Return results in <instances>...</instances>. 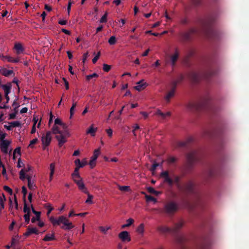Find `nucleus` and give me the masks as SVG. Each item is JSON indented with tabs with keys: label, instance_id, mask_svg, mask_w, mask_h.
<instances>
[{
	"label": "nucleus",
	"instance_id": "50",
	"mask_svg": "<svg viewBox=\"0 0 249 249\" xmlns=\"http://www.w3.org/2000/svg\"><path fill=\"white\" fill-rule=\"evenodd\" d=\"M110 228V227H104L101 226L99 227V230H100V231L101 232L106 234L107 233V230H109Z\"/></svg>",
	"mask_w": 249,
	"mask_h": 249
},
{
	"label": "nucleus",
	"instance_id": "39",
	"mask_svg": "<svg viewBox=\"0 0 249 249\" xmlns=\"http://www.w3.org/2000/svg\"><path fill=\"white\" fill-rule=\"evenodd\" d=\"M107 13L106 12L100 19L101 23H105L107 21Z\"/></svg>",
	"mask_w": 249,
	"mask_h": 249
},
{
	"label": "nucleus",
	"instance_id": "46",
	"mask_svg": "<svg viewBox=\"0 0 249 249\" xmlns=\"http://www.w3.org/2000/svg\"><path fill=\"white\" fill-rule=\"evenodd\" d=\"M116 42V39L114 36H112L108 40V43L110 45H114Z\"/></svg>",
	"mask_w": 249,
	"mask_h": 249
},
{
	"label": "nucleus",
	"instance_id": "24",
	"mask_svg": "<svg viewBox=\"0 0 249 249\" xmlns=\"http://www.w3.org/2000/svg\"><path fill=\"white\" fill-rule=\"evenodd\" d=\"M146 83L143 82V80H142L137 82V85L134 87L136 90L138 91H141L144 89L146 87Z\"/></svg>",
	"mask_w": 249,
	"mask_h": 249
},
{
	"label": "nucleus",
	"instance_id": "52",
	"mask_svg": "<svg viewBox=\"0 0 249 249\" xmlns=\"http://www.w3.org/2000/svg\"><path fill=\"white\" fill-rule=\"evenodd\" d=\"M3 189L5 191L8 192L9 194L12 195L13 193V191L10 187L8 186L5 185L3 187Z\"/></svg>",
	"mask_w": 249,
	"mask_h": 249
},
{
	"label": "nucleus",
	"instance_id": "29",
	"mask_svg": "<svg viewBox=\"0 0 249 249\" xmlns=\"http://www.w3.org/2000/svg\"><path fill=\"white\" fill-rule=\"evenodd\" d=\"M55 239V237L54 236V233L53 232L51 234H47L44 237L43 240L45 242H48V241L53 240Z\"/></svg>",
	"mask_w": 249,
	"mask_h": 249
},
{
	"label": "nucleus",
	"instance_id": "19",
	"mask_svg": "<svg viewBox=\"0 0 249 249\" xmlns=\"http://www.w3.org/2000/svg\"><path fill=\"white\" fill-rule=\"evenodd\" d=\"M157 230L158 231L161 233H166L168 232H172V229L171 228L166 226H159L157 227Z\"/></svg>",
	"mask_w": 249,
	"mask_h": 249
},
{
	"label": "nucleus",
	"instance_id": "17",
	"mask_svg": "<svg viewBox=\"0 0 249 249\" xmlns=\"http://www.w3.org/2000/svg\"><path fill=\"white\" fill-rule=\"evenodd\" d=\"M179 57V52L178 49H175V53L170 56L171 65L174 67L176 65V63Z\"/></svg>",
	"mask_w": 249,
	"mask_h": 249
},
{
	"label": "nucleus",
	"instance_id": "22",
	"mask_svg": "<svg viewBox=\"0 0 249 249\" xmlns=\"http://www.w3.org/2000/svg\"><path fill=\"white\" fill-rule=\"evenodd\" d=\"M76 184L79 188V189L85 193H88V191L85 187V185L84 184L82 178H80L79 181H76Z\"/></svg>",
	"mask_w": 249,
	"mask_h": 249
},
{
	"label": "nucleus",
	"instance_id": "26",
	"mask_svg": "<svg viewBox=\"0 0 249 249\" xmlns=\"http://www.w3.org/2000/svg\"><path fill=\"white\" fill-rule=\"evenodd\" d=\"M184 79V76L182 75H180L179 77H178V79L177 80H174L172 81L170 83V86L174 87V83H175V89H176V87L178 83H180L182 82Z\"/></svg>",
	"mask_w": 249,
	"mask_h": 249
},
{
	"label": "nucleus",
	"instance_id": "4",
	"mask_svg": "<svg viewBox=\"0 0 249 249\" xmlns=\"http://www.w3.org/2000/svg\"><path fill=\"white\" fill-rule=\"evenodd\" d=\"M211 107L210 102L208 98L200 102H191L187 105V108L191 111H199Z\"/></svg>",
	"mask_w": 249,
	"mask_h": 249
},
{
	"label": "nucleus",
	"instance_id": "37",
	"mask_svg": "<svg viewBox=\"0 0 249 249\" xmlns=\"http://www.w3.org/2000/svg\"><path fill=\"white\" fill-rule=\"evenodd\" d=\"M87 194L88 195V198L85 202L86 203H92L93 201H92V199L93 198V196L90 195L89 192Z\"/></svg>",
	"mask_w": 249,
	"mask_h": 249
},
{
	"label": "nucleus",
	"instance_id": "51",
	"mask_svg": "<svg viewBox=\"0 0 249 249\" xmlns=\"http://www.w3.org/2000/svg\"><path fill=\"white\" fill-rule=\"evenodd\" d=\"M145 197H146V199L147 201H154V202L157 201L155 198L153 197L152 196L146 195L145 196Z\"/></svg>",
	"mask_w": 249,
	"mask_h": 249
},
{
	"label": "nucleus",
	"instance_id": "61",
	"mask_svg": "<svg viewBox=\"0 0 249 249\" xmlns=\"http://www.w3.org/2000/svg\"><path fill=\"white\" fill-rule=\"evenodd\" d=\"M176 159L174 157H170L168 159L167 161L169 163L172 164L176 162Z\"/></svg>",
	"mask_w": 249,
	"mask_h": 249
},
{
	"label": "nucleus",
	"instance_id": "57",
	"mask_svg": "<svg viewBox=\"0 0 249 249\" xmlns=\"http://www.w3.org/2000/svg\"><path fill=\"white\" fill-rule=\"evenodd\" d=\"M73 2L71 0H69V2H68V6H67V11H68V15H69L70 13V12H71V4L73 3Z\"/></svg>",
	"mask_w": 249,
	"mask_h": 249
},
{
	"label": "nucleus",
	"instance_id": "45",
	"mask_svg": "<svg viewBox=\"0 0 249 249\" xmlns=\"http://www.w3.org/2000/svg\"><path fill=\"white\" fill-rule=\"evenodd\" d=\"M99 76V75L97 74L96 73H94L92 74L88 75L86 76V80L88 81H89L92 78H93V77H97Z\"/></svg>",
	"mask_w": 249,
	"mask_h": 249
},
{
	"label": "nucleus",
	"instance_id": "30",
	"mask_svg": "<svg viewBox=\"0 0 249 249\" xmlns=\"http://www.w3.org/2000/svg\"><path fill=\"white\" fill-rule=\"evenodd\" d=\"M14 72L13 70H7L6 69H3L1 70V74L7 77L13 74Z\"/></svg>",
	"mask_w": 249,
	"mask_h": 249
},
{
	"label": "nucleus",
	"instance_id": "31",
	"mask_svg": "<svg viewBox=\"0 0 249 249\" xmlns=\"http://www.w3.org/2000/svg\"><path fill=\"white\" fill-rule=\"evenodd\" d=\"M144 231V225L143 223H141L139 225L137 229V232L138 233L143 235Z\"/></svg>",
	"mask_w": 249,
	"mask_h": 249
},
{
	"label": "nucleus",
	"instance_id": "6",
	"mask_svg": "<svg viewBox=\"0 0 249 249\" xmlns=\"http://www.w3.org/2000/svg\"><path fill=\"white\" fill-rule=\"evenodd\" d=\"M213 21V18L207 19L203 23V26L205 32L210 37L216 39L217 37L218 33L211 28V25Z\"/></svg>",
	"mask_w": 249,
	"mask_h": 249
},
{
	"label": "nucleus",
	"instance_id": "55",
	"mask_svg": "<svg viewBox=\"0 0 249 249\" xmlns=\"http://www.w3.org/2000/svg\"><path fill=\"white\" fill-rule=\"evenodd\" d=\"M30 214L29 213H25L24 215V217L25 220V222L28 224L29 223L30 220Z\"/></svg>",
	"mask_w": 249,
	"mask_h": 249
},
{
	"label": "nucleus",
	"instance_id": "38",
	"mask_svg": "<svg viewBox=\"0 0 249 249\" xmlns=\"http://www.w3.org/2000/svg\"><path fill=\"white\" fill-rule=\"evenodd\" d=\"M1 87H2V89L4 90V92L5 91L8 89L9 88H12V85H11V83H8L7 84L2 85L1 86Z\"/></svg>",
	"mask_w": 249,
	"mask_h": 249
},
{
	"label": "nucleus",
	"instance_id": "63",
	"mask_svg": "<svg viewBox=\"0 0 249 249\" xmlns=\"http://www.w3.org/2000/svg\"><path fill=\"white\" fill-rule=\"evenodd\" d=\"M89 56V53L88 52L84 53L83 54V58H82V62L83 63H85V61L86 60L88 57Z\"/></svg>",
	"mask_w": 249,
	"mask_h": 249
},
{
	"label": "nucleus",
	"instance_id": "32",
	"mask_svg": "<svg viewBox=\"0 0 249 249\" xmlns=\"http://www.w3.org/2000/svg\"><path fill=\"white\" fill-rule=\"evenodd\" d=\"M134 221L133 218H130L127 219L126 224H123L122 225V228L124 229L126 227H128L130 226L133 223Z\"/></svg>",
	"mask_w": 249,
	"mask_h": 249
},
{
	"label": "nucleus",
	"instance_id": "34",
	"mask_svg": "<svg viewBox=\"0 0 249 249\" xmlns=\"http://www.w3.org/2000/svg\"><path fill=\"white\" fill-rule=\"evenodd\" d=\"M147 190L149 193H150L152 194H154V195H158V194H159V192L156 191L155 190V189L154 188H153L152 187H148L147 189Z\"/></svg>",
	"mask_w": 249,
	"mask_h": 249
},
{
	"label": "nucleus",
	"instance_id": "53",
	"mask_svg": "<svg viewBox=\"0 0 249 249\" xmlns=\"http://www.w3.org/2000/svg\"><path fill=\"white\" fill-rule=\"evenodd\" d=\"M32 212L35 213L36 216L37 217V218H40V214L41 213L40 212H37L35 210V209L33 207V205H32Z\"/></svg>",
	"mask_w": 249,
	"mask_h": 249
},
{
	"label": "nucleus",
	"instance_id": "54",
	"mask_svg": "<svg viewBox=\"0 0 249 249\" xmlns=\"http://www.w3.org/2000/svg\"><path fill=\"white\" fill-rule=\"evenodd\" d=\"M111 69V66L109 65L104 64L103 65V70L107 72L109 71Z\"/></svg>",
	"mask_w": 249,
	"mask_h": 249
},
{
	"label": "nucleus",
	"instance_id": "10",
	"mask_svg": "<svg viewBox=\"0 0 249 249\" xmlns=\"http://www.w3.org/2000/svg\"><path fill=\"white\" fill-rule=\"evenodd\" d=\"M201 155L198 151L194 150L187 154L186 159L190 166L200 160Z\"/></svg>",
	"mask_w": 249,
	"mask_h": 249
},
{
	"label": "nucleus",
	"instance_id": "35",
	"mask_svg": "<svg viewBox=\"0 0 249 249\" xmlns=\"http://www.w3.org/2000/svg\"><path fill=\"white\" fill-rule=\"evenodd\" d=\"M23 212L26 213L30 214V209L29 207L28 206L26 200H24V205L23 207Z\"/></svg>",
	"mask_w": 249,
	"mask_h": 249
},
{
	"label": "nucleus",
	"instance_id": "44",
	"mask_svg": "<svg viewBox=\"0 0 249 249\" xmlns=\"http://www.w3.org/2000/svg\"><path fill=\"white\" fill-rule=\"evenodd\" d=\"M18 98H17L14 101L12 106L14 107L15 111H17V109L19 106V103L17 102Z\"/></svg>",
	"mask_w": 249,
	"mask_h": 249
},
{
	"label": "nucleus",
	"instance_id": "60",
	"mask_svg": "<svg viewBox=\"0 0 249 249\" xmlns=\"http://www.w3.org/2000/svg\"><path fill=\"white\" fill-rule=\"evenodd\" d=\"M32 167L31 165H28L27 167H25L23 169H21L22 170H23V172L26 173H27L28 172L32 170Z\"/></svg>",
	"mask_w": 249,
	"mask_h": 249
},
{
	"label": "nucleus",
	"instance_id": "14",
	"mask_svg": "<svg viewBox=\"0 0 249 249\" xmlns=\"http://www.w3.org/2000/svg\"><path fill=\"white\" fill-rule=\"evenodd\" d=\"M10 143L11 142L7 140H4L0 142V148L1 152L4 154H7L8 153V147Z\"/></svg>",
	"mask_w": 249,
	"mask_h": 249
},
{
	"label": "nucleus",
	"instance_id": "12",
	"mask_svg": "<svg viewBox=\"0 0 249 249\" xmlns=\"http://www.w3.org/2000/svg\"><path fill=\"white\" fill-rule=\"evenodd\" d=\"M185 242V238L182 236H178L175 239L177 244L176 249H185L184 243Z\"/></svg>",
	"mask_w": 249,
	"mask_h": 249
},
{
	"label": "nucleus",
	"instance_id": "3",
	"mask_svg": "<svg viewBox=\"0 0 249 249\" xmlns=\"http://www.w3.org/2000/svg\"><path fill=\"white\" fill-rule=\"evenodd\" d=\"M49 220L53 226L60 225L62 223L63 224L61 228L64 230H69L74 227L72 223L70 222L68 219L64 216H59L57 219L51 216L49 218Z\"/></svg>",
	"mask_w": 249,
	"mask_h": 249
},
{
	"label": "nucleus",
	"instance_id": "64",
	"mask_svg": "<svg viewBox=\"0 0 249 249\" xmlns=\"http://www.w3.org/2000/svg\"><path fill=\"white\" fill-rule=\"evenodd\" d=\"M191 1L195 6L200 5L201 2V0H191Z\"/></svg>",
	"mask_w": 249,
	"mask_h": 249
},
{
	"label": "nucleus",
	"instance_id": "18",
	"mask_svg": "<svg viewBox=\"0 0 249 249\" xmlns=\"http://www.w3.org/2000/svg\"><path fill=\"white\" fill-rule=\"evenodd\" d=\"M193 138H190L185 142H178L177 143V146L179 148L186 147V146H187L189 143L193 142Z\"/></svg>",
	"mask_w": 249,
	"mask_h": 249
},
{
	"label": "nucleus",
	"instance_id": "28",
	"mask_svg": "<svg viewBox=\"0 0 249 249\" xmlns=\"http://www.w3.org/2000/svg\"><path fill=\"white\" fill-rule=\"evenodd\" d=\"M97 131V128L93 127V124H92L87 130L86 133L87 134H90L92 137H94L95 132Z\"/></svg>",
	"mask_w": 249,
	"mask_h": 249
},
{
	"label": "nucleus",
	"instance_id": "9",
	"mask_svg": "<svg viewBox=\"0 0 249 249\" xmlns=\"http://www.w3.org/2000/svg\"><path fill=\"white\" fill-rule=\"evenodd\" d=\"M52 132L54 134H59V135H56L55 138L58 141V145L59 146H62L64 143L67 142L66 136L63 134V132L60 130L56 124H53V126L52 128Z\"/></svg>",
	"mask_w": 249,
	"mask_h": 249
},
{
	"label": "nucleus",
	"instance_id": "40",
	"mask_svg": "<svg viewBox=\"0 0 249 249\" xmlns=\"http://www.w3.org/2000/svg\"><path fill=\"white\" fill-rule=\"evenodd\" d=\"M2 60L3 61L7 60L8 61L12 63L13 57H11V56L9 55H2Z\"/></svg>",
	"mask_w": 249,
	"mask_h": 249
},
{
	"label": "nucleus",
	"instance_id": "8",
	"mask_svg": "<svg viewBox=\"0 0 249 249\" xmlns=\"http://www.w3.org/2000/svg\"><path fill=\"white\" fill-rule=\"evenodd\" d=\"M199 29L196 28H190L188 31L180 34V41L183 42L190 41L194 35L199 34Z\"/></svg>",
	"mask_w": 249,
	"mask_h": 249
},
{
	"label": "nucleus",
	"instance_id": "47",
	"mask_svg": "<svg viewBox=\"0 0 249 249\" xmlns=\"http://www.w3.org/2000/svg\"><path fill=\"white\" fill-rule=\"evenodd\" d=\"M160 165V163H158L156 162V161H154L153 164L151 166L150 170L151 171H155L156 170L157 167Z\"/></svg>",
	"mask_w": 249,
	"mask_h": 249
},
{
	"label": "nucleus",
	"instance_id": "36",
	"mask_svg": "<svg viewBox=\"0 0 249 249\" xmlns=\"http://www.w3.org/2000/svg\"><path fill=\"white\" fill-rule=\"evenodd\" d=\"M61 126L62 128L64 129V132H63V133L67 138V135L68 134V132L67 131V129L68 128L67 124L65 123H62V124H61Z\"/></svg>",
	"mask_w": 249,
	"mask_h": 249
},
{
	"label": "nucleus",
	"instance_id": "58",
	"mask_svg": "<svg viewBox=\"0 0 249 249\" xmlns=\"http://www.w3.org/2000/svg\"><path fill=\"white\" fill-rule=\"evenodd\" d=\"M100 55V53L99 52L96 54V55L94 57V58L92 59V62L93 63L95 64L96 63L97 61L99 59Z\"/></svg>",
	"mask_w": 249,
	"mask_h": 249
},
{
	"label": "nucleus",
	"instance_id": "43",
	"mask_svg": "<svg viewBox=\"0 0 249 249\" xmlns=\"http://www.w3.org/2000/svg\"><path fill=\"white\" fill-rule=\"evenodd\" d=\"M19 178L22 180H24L25 178H27V176L25 175V173L23 172V170H21L19 172Z\"/></svg>",
	"mask_w": 249,
	"mask_h": 249
},
{
	"label": "nucleus",
	"instance_id": "20",
	"mask_svg": "<svg viewBox=\"0 0 249 249\" xmlns=\"http://www.w3.org/2000/svg\"><path fill=\"white\" fill-rule=\"evenodd\" d=\"M184 223L182 221H180L178 222L175 223L174 224V227L172 228V231L173 233H177L178 231V230H180L183 227Z\"/></svg>",
	"mask_w": 249,
	"mask_h": 249
},
{
	"label": "nucleus",
	"instance_id": "25",
	"mask_svg": "<svg viewBox=\"0 0 249 249\" xmlns=\"http://www.w3.org/2000/svg\"><path fill=\"white\" fill-rule=\"evenodd\" d=\"M14 48L16 50L18 54L22 53L24 51L23 46L20 43H16L14 45Z\"/></svg>",
	"mask_w": 249,
	"mask_h": 249
},
{
	"label": "nucleus",
	"instance_id": "5",
	"mask_svg": "<svg viewBox=\"0 0 249 249\" xmlns=\"http://www.w3.org/2000/svg\"><path fill=\"white\" fill-rule=\"evenodd\" d=\"M76 166L74 172L71 174L72 178L76 184V181H79L81 178L79 173V167H84L87 164V161L85 159L81 161L80 159H78L74 161Z\"/></svg>",
	"mask_w": 249,
	"mask_h": 249
},
{
	"label": "nucleus",
	"instance_id": "27",
	"mask_svg": "<svg viewBox=\"0 0 249 249\" xmlns=\"http://www.w3.org/2000/svg\"><path fill=\"white\" fill-rule=\"evenodd\" d=\"M211 243L209 239H206L201 245L202 249H210Z\"/></svg>",
	"mask_w": 249,
	"mask_h": 249
},
{
	"label": "nucleus",
	"instance_id": "23",
	"mask_svg": "<svg viewBox=\"0 0 249 249\" xmlns=\"http://www.w3.org/2000/svg\"><path fill=\"white\" fill-rule=\"evenodd\" d=\"M34 233L37 234L38 231L36 228H30L29 227L27 229V231L24 233V236L28 237L31 235V234Z\"/></svg>",
	"mask_w": 249,
	"mask_h": 249
},
{
	"label": "nucleus",
	"instance_id": "15",
	"mask_svg": "<svg viewBox=\"0 0 249 249\" xmlns=\"http://www.w3.org/2000/svg\"><path fill=\"white\" fill-rule=\"evenodd\" d=\"M118 237H119V238L122 240L123 242H130L131 240L130 234L127 231H123L120 232Z\"/></svg>",
	"mask_w": 249,
	"mask_h": 249
},
{
	"label": "nucleus",
	"instance_id": "41",
	"mask_svg": "<svg viewBox=\"0 0 249 249\" xmlns=\"http://www.w3.org/2000/svg\"><path fill=\"white\" fill-rule=\"evenodd\" d=\"M119 190L121 191H128L129 189V186H119Z\"/></svg>",
	"mask_w": 249,
	"mask_h": 249
},
{
	"label": "nucleus",
	"instance_id": "62",
	"mask_svg": "<svg viewBox=\"0 0 249 249\" xmlns=\"http://www.w3.org/2000/svg\"><path fill=\"white\" fill-rule=\"evenodd\" d=\"M62 123L63 122H62L61 120H60V118H57L56 119H55L54 124H55L56 125L59 124L60 126H61Z\"/></svg>",
	"mask_w": 249,
	"mask_h": 249
},
{
	"label": "nucleus",
	"instance_id": "11",
	"mask_svg": "<svg viewBox=\"0 0 249 249\" xmlns=\"http://www.w3.org/2000/svg\"><path fill=\"white\" fill-rule=\"evenodd\" d=\"M51 134L52 132L50 131L47 132L46 134H43L41 141L44 148H45V146H47L50 144L52 140Z\"/></svg>",
	"mask_w": 249,
	"mask_h": 249
},
{
	"label": "nucleus",
	"instance_id": "48",
	"mask_svg": "<svg viewBox=\"0 0 249 249\" xmlns=\"http://www.w3.org/2000/svg\"><path fill=\"white\" fill-rule=\"evenodd\" d=\"M22 193H23V198H24V201L25 200H26V196L27 194V193H28V191L26 189V187L24 186H22Z\"/></svg>",
	"mask_w": 249,
	"mask_h": 249
},
{
	"label": "nucleus",
	"instance_id": "59",
	"mask_svg": "<svg viewBox=\"0 0 249 249\" xmlns=\"http://www.w3.org/2000/svg\"><path fill=\"white\" fill-rule=\"evenodd\" d=\"M95 160H93V159L91 158L89 163L91 168L94 167L95 165Z\"/></svg>",
	"mask_w": 249,
	"mask_h": 249
},
{
	"label": "nucleus",
	"instance_id": "49",
	"mask_svg": "<svg viewBox=\"0 0 249 249\" xmlns=\"http://www.w3.org/2000/svg\"><path fill=\"white\" fill-rule=\"evenodd\" d=\"M50 172L51 173V175H53L55 170V164L53 163H52L50 165Z\"/></svg>",
	"mask_w": 249,
	"mask_h": 249
},
{
	"label": "nucleus",
	"instance_id": "7",
	"mask_svg": "<svg viewBox=\"0 0 249 249\" xmlns=\"http://www.w3.org/2000/svg\"><path fill=\"white\" fill-rule=\"evenodd\" d=\"M178 210V206L177 203L175 201H170L165 204L162 212L169 216H172Z\"/></svg>",
	"mask_w": 249,
	"mask_h": 249
},
{
	"label": "nucleus",
	"instance_id": "56",
	"mask_svg": "<svg viewBox=\"0 0 249 249\" xmlns=\"http://www.w3.org/2000/svg\"><path fill=\"white\" fill-rule=\"evenodd\" d=\"M6 134L5 133H3L0 129V142H2V141L4 140V138L6 137Z\"/></svg>",
	"mask_w": 249,
	"mask_h": 249
},
{
	"label": "nucleus",
	"instance_id": "13",
	"mask_svg": "<svg viewBox=\"0 0 249 249\" xmlns=\"http://www.w3.org/2000/svg\"><path fill=\"white\" fill-rule=\"evenodd\" d=\"M174 87L171 86V89L167 92V94L164 97V99L167 103L170 102L171 99L175 95L176 92V84H174Z\"/></svg>",
	"mask_w": 249,
	"mask_h": 249
},
{
	"label": "nucleus",
	"instance_id": "2",
	"mask_svg": "<svg viewBox=\"0 0 249 249\" xmlns=\"http://www.w3.org/2000/svg\"><path fill=\"white\" fill-rule=\"evenodd\" d=\"M215 73V70L213 68H210L202 74L197 73L195 71H190L187 76L190 80L196 83L199 82L202 78L209 80L211 76L214 75Z\"/></svg>",
	"mask_w": 249,
	"mask_h": 249
},
{
	"label": "nucleus",
	"instance_id": "1",
	"mask_svg": "<svg viewBox=\"0 0 249 249\" xmlns=\"http://www.w3.org/2000/svg\"><path fill=\"white\" fill-rule=\"evenodd\" d=\"M160 176L164 178V181L169 185L172 186L175 184L180 191L184 192L187 195H196L198 193L196 185L192 180H188L183 185H181L180 177L179 176H174V179H172L169 176V172L164 171L161 172Z\"/></svg>",
	"mask_w": 249,
	"mask_h": 249
},
{
	"label": "nucleus",
	"instance_id": "21",
	"mask_svg": "<svg viewBox=\"0 0 249 249\" xmlns=\"http://www.w3.org/2000/svg\"><path fill=\"white\" fill-rule=\"evenodd\" d=\"M155 115L160 116L162 119H164L167 117L171 116V112H167L166 113L162 112L160 109H157V111L155 113Z\"/></svg>",
	"mask_w": 249,
	"mask_h": 249
},
{
	"label": "nucleus",
	"instance_id": "33",
	"mask_svg": "<svg viewBox=\"0 0 249 249\" xmlns=\"http://www.w3.org/2000/svg\"><path fill=\"white\" fill-rule=\"evenodd\" d=\"M100 154V149H95L94 152V154L91 157L93 159V160H96L98 158Z\"/></svg>",
	"mask_w": 249,
	"mask_h": 249
},
{
	"label": "nucleus",
	"instance_id": "16",
	"mask_svg": "<svg viewBox=\"0 0 249 249\" xmlns=\"http://www.w3.org/2000/svg\"><path fill=\"white\" fill-rule=\"evenodd\" d=\"M27 186L30 190H34L36 187V185L35 184V182L32 180V176L27 175Z\"/></svg>",
	"mask_w": 249,
	"mask_h": 249
},
{
	"label": "nucleus",
	"instance_id": "42",
	"mask_svg": "<svg viewBox=\"0 0 249 249\" xmlns=\"http://www.w3.org/2000/svg\"><path fill=\"white\" fill-rule=\"evenodd\" d=\"M12 127H21V123L19 121H14L10 123Z\"/></svg>",
	"mask_w": 249,
	"mask_h": 249
}]
</instances>
